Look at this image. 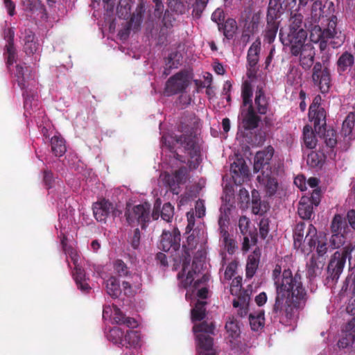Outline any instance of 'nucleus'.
Instances as JSON below:
<instances>
[{
  "label": "nucleus",
  "instance_id": "obj_1",
  "mask_svg": "<svg viewBox=\"0 0 355 355\" xmlns=\"http://www.w3.org/2000/svg\"><path fill=\"white\" fill-rule=\"evenodd\" d=\"M275 285L276 297L272 313L276 316L285 315L290 319L293 316V309L303 306L307 299L302 277L297 272L293 275L290 269L284 270Z\"/></svg>",
  "mask_w": 355,
  "mask_h": 355
},
{
  "label": "nucleus",
  "instance_id": "obj_2",
  "mask_svg": "<svg viewBox=\"0 0 355 355\" xmlns=\"http://www.w3.org/2000/svg\"><path fill=\"white\" fill-rule=\"evenodd\" d=\"M162 250L164 252H170L173 260L176 263H182V273L185 272L191 261V251L194 253L193 259L191 266V270H189L184 280L182 282V286L187 288L191 286L195 277L200 273L205 262L207 250L205 245H200L197 249V245L191 248L193 245H162Z\"/></svg>",
  "mask_w": 355,
  "mask_h": 355
},
{
  "label": "nucleus",
  "instance_id": "obj_3",
  "mask_svg": "<svg viewBox=\"0 0 355 355\" xmlns=\"http://www.w3.org/2000/svg\"><path fill=\"white\" fill-rule=\"evenodd\" d=\"M348 259L349 267L355 268V245H347L342 252H336L330 259L327 266V278L336 282L343 272L346 259ZM342 290L352 291L355 295V272L347 277Z\"/></svg>",
  "mask_w": 355,
  "mask_h": 355
},
{
  "label": "nucleus",
  "instance_id": "obj_4",
  "mask_svg": "<svg viewBox=\"0 0 355 355\" xmlns=\"http://www.w3.org/2000/svg\"><path fill=\"white\" fill-rule=\"evenodd\" d=\"M180 131L183 134L175 136V140L183 146L189 154L190 160H189L188 164L190 169H196L202 161L200 147L197 141L196 132L193 128L187 130V127H184L182 125L180 127Z\"/></svg>",
  "mask_w": 355,
  "mask_h": 355
},
{
  "label": "nucleus",
  "instance_id": "obj_5",
  "mask_svg": "<svg viewBox=\"0 0 355 355\" xmlns=\"http://www.w3.org/2000/svg\"><path fill=\"white\" fill-rule=\"evenodd\" d=\"M132 0H119L116 8V13L119 18L128 19V29L137 31L142 23L144 15L146 12V5L144 1H139L135 10L131 15Z\"/></svg>",
  "mask_w": 355,
  "mask_h": 355
},
{
  "label": "nucleus",
  "instance_id": "obj_6",
  "mask_svg": "<svg viewBox=\"0 0 355 355\" xmlns=\"http://www.w3.org/2000/svg\"><path fill=\"white\" fill-rule=\"evenodd\" d=\"M309 117L313 123L314 131L323 137L327 146L333 148L337 144L336 132L334 129L326 130V113L324 109L309 111Z\"/></svg>",
  "mask_w": 355,
  "mask_h": 355
},
{
  "label": "nucleus",
  "instance_id": "obj_7",
  "mask_svg": "<svg viewBox=\"0 0 355 355\" xmlns=\"http://www.w3.org/2000/svg\"><path fill=\"white\" fill-rule=\"evenodd\" d=\"M214 329L213 322L207 321L194 324L193 331L196 334L198 346L200 349L199 355H216L212 348L214 340L211 336L214 334Z\"/></svg>",
  "mask_w": 355,
  "mask_h": 355
},
{
  "label": "nucleus",
  "instance_id": "obj_8",
  "mask_svg": "<svg viewBox=\"0 0 355 355\" xmlns=\"http://www.w3.org/2000/svg\"><path fill=\"white\" fill-rule=\"evenodd\" d=\"M25 71H27V67H24L21 64L16 65V71L15 73V78L17 83L18 86L23 90V96L24 98V106L26 111L32 110L33 108L37 107V101L35 100V96L33 94H30L31 92L28 90L30 85H32L35 81L31 78L29 76L26 75Z\"/></svg>",
  "mask_w": 355,
  "mask_h": 355
},
{
  "label": "nucleus",
  "instance_id": "obj_9",
  "mask_svg": "<svg viewBox=\"0 0 355 355\" xmlns=\"http://www.w3.org/2000/svg\"><path fill=\"white\" fill-rule=\"evenodd\" d=\"M307 33L305 30H300L297 32H288L284 35L281 29L279 31V39L284 47H288L290 53L293 56L297 57L300 51L306 45Z\"/></svg>",
  "mask_w": 355,
  "mask_h": 355
},
{
  "label": "nucleus",
  "instance_id": "obj_10",
  "mask_svg": "<svg viewBox=\"0 0 355 355\" xmlns=\"http://www.w3.org/2000/svg\"><path fill=\"white\" fill-rule=\"evenodd\" d=\"M151 205L148 202L137 205L131 207L128 205L125 212L126 220L129 224L137 222L145 229L146 224L150 221V211Z\"/></svg>",
  "mask_w": 355,
  "mask_h": 355
},
{
  "label": "nucleus",
  "instance_id": "obj_11",
  "mask_svg": "<svg viewBox=\"0 0 355 355\" xmlns=\"http://www.w3.org/2000/svg\"><path fill=\"white\" fill-rule=\"evenodd\" d=\"M190 79L185 71H180L170 77L165 84L164 94L168 96L183 93L189 87Z\"/></svg>",
  "mask_w": 355,
  "mask_h": 355
},
{
  "label": "nucleus",
  "instance_id": "obj_12",
  "mask_svg": "<svg viewBox=\"0 0 355 355\" xmlns=\"http://www.w3.org/2000/svg\"><path fill=\"white\" fill-rule=\"evenodd\" d=\"M312 80L314 85L318 87L322 94L327 93L331 87V73L329 69L317 62L312 69Z\"/></svg>",
  "mask_w": 355,
  "mask_h": 355
},
{
  "label": "nucleus",
  "instance_id": "obj_13",
  "mask_svg": "<svg viewBox=\"0 0 355 355\" xmlns=\"http://www.w3.org/2000/svg\"><path fill=\"white\" fill-rule=\"evenodd\" d=\"M257 188L263 190L268 197L273 196L279 189V181L274 171H263L257 177Z\"/></svg>",
  "mask_w": 355,
  "mask_h": 355
},
{
  "label": "nucleus",
  "instance_id": "obj_14",
  "mask_svg": "<svg viewBox=\"0 0 355 355\" xmlns=\"http://www.w3.org/2000/svg\"><path fill=\"white\" fill-rule=\"evenodd\" d=\"M305 226L304 222H300L296 225L293 232L294 244L297 243L301 244L302 241L306 244H326L324 242L319 241L316 228L311 224L309 225L304 236Z\"/></svg>",
  "mask_w": 355,
  "mask_h": 355
},
{
  "label": "nucleus",
  "instance_id": "obj_15",
  "mask_svg": "<svg viewBox=\"0 0 355 355\" xmlns=\"http://www.w3.org/2000/svg\"><path fill=\"white\" fill-rule=\"evenodd\" d=\"M347 228L346 220L340 214H336L333 218L331 224L332 235L330 239V244H345V229Z\"/></svg>",
  "mask_w": 355,
  "mask_h": 355
},
{
  "label": "nucleus",
  "instance_id": "obj_16",
  "mask_svg": "<svg viewBox=\"0 0 355 355\" xmlns=\"http://www.w3.org/2000/svg\"><path fill=\"white\" fill-rule=\"evenodd\" d=\"M275 150L272 146H268L263 150L258 151L254 159V171L259 172L266 166V171H269L270 162L274 155Z\"/></svg>",
  "mask_w": 355,
  "mask_h": 355
},
{
  "label": "nucleus",
  "instance_id": "obj_17",
  "mask_svg": "<svg viewBox=\"0 0 355 355\" xmlns=\"http://www.w3.org/2000/svg\"><path fill=\"white\" fill-rule=\"evenodd\" d=\"M112 209V203L105 198L94 202L92 205L94 216L98 222L105 223L110 215Z\"/></svg>",
  "mask_w": 355,
  "mask_h": 355
},
{
  "label": "nucleus",
  "instance_id": "obj_18",
  "mask_svg": "<svg viewBox=\"0 0 355 355\" xmlns=\"http://www.w3.org/2000/svg\"><path fill=\"white\" fill-rule=\"evenodd\" d=\"M288 0H269L266 20L271 22L277 21L288 6Z\"/></svg>",
  "mask_w": 355,
  "mask_h": 355
},
{
  "label": "nucleus",
  "instance_id": "obj_19",
  "mask_svg": "<svg viewBox=\"0 0 355 355\" xmlns=\"http://www.w3.org/2000/svg\"><path fill=\"white\" fill-rule=\"evenodd\" d=\"M250 220L246 216H241L239 220V227L243 236L242 244H250V241L256 244L258 241V233L255 228L249 229Z\"/></svg>",
  "mask_w": 355,
  "mask_h": 355
},
{
  "label": "nucleus",
  "instance_id": "obj_20",
  "mask_svg": "<svg viewBox=\"0 0 355 355\" xmlns=\"http://www.w3.org/2000/svg\"><path fill=\"white\" fill-rule=\"evenodd\" d=\"M315 53L313 46L311 43H306L304 48L300 51V65L304 70H309L314 63Z\"/></svg>",
  "mask_w": 355,
  "mask_h": 355
},
{
  "label": "nucleus",
  "instance_id": "obj_21",
  "mask_svg": "<svg viewBox=\"0 0 355 355\" xmlns=\"http://www.w3.org/2000/svg\"><path fill=\"white\" fill-rule=\"evenodd\" d=\"M343 331L345 333V336L340 338L338 342V346L340 348H345L350 345L355 343V317L349 320Z\"/></svg>",
  "mask_w": 355,
  "mask_h": 355
},
{
  "label": "nucleus",
  "instance_id": "obj_22",
  "mask_svg": "<svg viewBox=\"0 0 355 355\" xmlns=\"http://www.w3.org/2000/svg\"><path fill=\"white\" fill-rule=\"evenodd\" d=\"M261 254V250L259 246H257L252 253L248 256L245 268V275L247 278L250 279L254 275L258 268Z\"/></svg>",
  "mask_w": 355,
  "mask_h": 355
},
{
  "label": "nucleus",
  "instance_id": "obj_23",
  "mask_svg": "<svg viewBox=\"0 0 355 355\" xmlns=\"http://www.w3.org/2000/svg\"><path fill=\"white\" fill-rule=\"evenodd\" d=\"M229 214L225 210L223 212L220 210V214L218 218V223L219 226L220 239L223 244H233V240L230 237V234L227 231L229 225Z\"/></svg>",
  "mask_w": 355,
  "mask_h": 355
},
{
  "label": "nucleus",
  "instance_id": "obj_24",
  "mask_svg": "<svg viewBox=\"0 0 355 355\" xmlns=\"http://www.w3.org/2000/svg\"><path fill=\"white\" fill-rule=\"evenodd\" d=\"M141 335L138 331L128 330L123 336L122 347L126 349H137L140 346Z\"/></svg>",
  "mask_w": 355,
  "mask_h": 355
},
{
  "label": "nucleus",
  "instance_id": "obj_25",
  "mask_svg": "<svg viewBox=\"0 0 355 355\" xmlns=\"http://www.w3.org/2000/svg\"><path fill=\"white\" fill-rule=\"evenodd\" d=\"M73 277L78 286V288L80 289L83 293H89V291L91 290V287L87 282L84 270L81 268L78 263L74 265Z\"/></svg>",
  "mask_w": 355,
  "mask_h": 355
},
{
  "label": "nucleus",
  "instance_id": "obj_26",
  "mask_svg": "<svg viewBox=\"0 0 355 355\" xmlns=\"http://www.w3.org/2000/svg\"><path fill=\"white\" fill-rule=\"evenodd\" d=\"M261 118L255 113L253 105L248 106V112L243 119V125L245 130H253L258 127Z\"/></svg>",
  "mask_w": 355,
  "mask_h": 355
},
{
  "label": "nucleus",
  "instance_id": "obj_27",
  "mask_svg": "<svg viewBox=\"0 0 355 355\" xmlns=\"http://www.w3.org/2000/svg\"><path fill=\"white\" fill-rule=\"evenodd\" d=\"M209 280V275L207 274H203L200 279L193 280L191 285L195 289L199 288L197 292V296L202 300L207 299L208 297V288L205 285Z\"/></svg>",
  "mask_w": 355,
  "mask_h": 355
},
{
  "label": "nucleus",
  "instance_id": "obj_28",
  "mask_svg": "<svg viewBox=\"0 0 355 355\" xmlns=\"http://www.w3.org/2000/svg\"><path fill=\"white\" fill-rule=\"evenodd\" d=\"M252 211L257 215L262 216L269 209L270 206L268 202L261 201L259 198V193L256 191L252 192Z\"/></svg>",
  "mask_w": 355,
  "mask_h": 355
},
{
  "label": "nucleus",
  "instance_id": "obj_29",
  "mask_svg": "<svg viewBox=\"0 0 355 355\" xmlns=\"http://www.w3.org/2000/svg\"><path fill=\"white\" fill-rule=\"evenodd\" d=\"M297 212L300 217L304 220H309L311 218L313 213V208L311 205V202L308 197L303 196L300 199L298 205Z\"/></svg>",
  "mask_w": 355,
  "mask_h": 355
},
{
  "label": "nucleus",
  "instance_id": "obj_30",
  "mask_svg": "<svg viewBox=\"0 0 355 355\" xmlns=\"http://www.w3.org/2000/svg\"><path fill=\"white\" fill-rule=\"evenodd\" d=\"M323 266L324 263L321 261H317L313 254L306 264V277L311 280L321 275Z\"/></svg>",
  "mask_w": 355,
  "mask_h": 355
},
{
  "label": "nucleus",
  "instance_id": "obj_31",
  "mask_svg": "<svg viewBox=\"0 0 355 355\" xmlns=\"http://www.w3.org/2000/svg\"><path fill=\"white\" fill-rule=\"evenodd\" d=\"M237 28L236 21L232 18H227L218 27V31L223 32L224 36L228 40L233 38Z\"/></svg>",
  "mask_w": 355,
  "mask_h": 355
},
{
  "label": "nucleus",
  "instance_id": "obj_32",
  "mask_svg": "<svg viewBox=\"0 0 355 355\" xmlns=\"http://www.w3.org/2000/svg\"><path fill=\"white\" fill-rule=\"evenodd\" d=\"M354 63V55L347 51L344 52L337 60V71L340 74L346 71Z\"/></svg>",
  "mask_w": 355,
  "mask_h": 355
},
{
  "label": "nucleus",
  "instance_id": "obj_33",
  "mask_svg": "<svg viewBox=\"0 0 355 355\" xmlns=\"http://www.w3.org/2000/svg\"><path fill=\"white\" fill-rule=\"evenodd\" d=\"M181 235L180 231L174 228L172 231L164 230L162 236L160 244H180Z\"/></svg>",
  "mask_w": 355,
  "mask_h": 355
},
{
  "label": "nucleus",
  "instance_id": "obj_34",
  "mask_svg": "<svg viewBox=\"0 0 355 355\" xmlns=\"http://www.w3.org/2000/svg\"><path fill=\"white\" fill-rule=\"evenodd\" d=\"M51 152L55 157H61L66 152L64 139L60 136H53L51 139Z\"/></svg>",
  "mask_w": 355,
  "mask_h": 355
},
{
  "label": "nucleus",
  "instance_id": "obj_35",
  "mask_svg": "<svg viewBox=\"0 0 355 355\" xmlns=\"http://www.w3.org/2000/svg\"><path fill=\"white\" fill-rule=\"evenodd\" d=\"M254 103L259 114H265L268 111V101L264 95V92L261 87H257Z\"/></svg>",
  "mask_w": 355,
  "mask_h": 355
},
{
  "label": "nucleus",
  "instance_id": "obj_36",
  "mask_svg": "<svg viewBox=\"0 0 355 355\" xmlns=\"http://www.w3.org/2000/svg\"><path fill=\"white\" fill-rule=\"evenodd\" d=\"M261 42L259 41L252 44L248 51L247 60L250 67L257 65L259 61V52L261 49Z\"/></svg>",
  "mask_w": 355,
  "mask_h": 355
},
{
  "label": "nucleus",
  "instance_id": "obj_37",
  "mask_svg": "<svg viewBox=\"0 0 355 355\" xmlns=\"http://www.w3.org/2000/svg\"><path fill=\"white\" fill-rule=\"evenodd\" d=\"M181 58L182 55L178 51H175L170 53L165 60L166 68L164 70V74L167 76L171 69H177L180 64Z\"/></svg>",
  "mask_w": 355,
  "mask_h": 355
},
{
  "label": "nucleus",
  "instance_id": "obj_38",
  "mask_svg": "<svg viewBox=\"0 0 355 355\" xmlns=\"http://www.w3.org/2000/svg\"><path fill=\"white\" fill-rule=\"evenodd\" d=\"M354 118L352 114H348L343 123L340 134L345 138L352 139L354 137Z\"/></svg>",
  "mask_w": 355,
  "mask_h": 355
},
{
  "label": "nucleus",
  "instance_id": "obj_39",
  "mask_svg": "<svg viewBox=\"0 0 355 355\" xmlns=\"http://www.w3.org/2000/svg\"><path fill=\"white\" fill-rule=\"evenodd\" d=\"M304 146L309 149H313L317 144V139L311 125H306L303 128Z\"/></svg>",
  "mask_w": 355,
  "mask_h": 355
},
{
  "label": "nucleus",
  "instance_id": "obj_40",
  "mask_svg": "<svg viewBox=\"0 0 355 355\" xmlns=\"http://www.w3.org/2000/svg\"><path fill=\"white\" fill-rule=\"evenodd\" d=\"M205 301L198 300L195 306L191 309V315L193 322L201 321L206 315Z\"/></svg>",
  "mask_w": 355,
  "mask_h": 355
},
{
  "label": "nucleus",
  "instance_id": "obj_41",
  "mask_svg": "<svg viewBox=\"0 0 355 355\" xmlns=\"http://www.w3.org/2000/svg\"><path fill=\"white\" fill-rule=\"evenodd\" d=\"M336 26L337 17L334 15H332L328 19L327 27L324 28L322 31L321 28H319L318 31L321 33V36L322 37L333 38L337 34Z\"/></svg>",
  "mask_w": 355,
  "mask_h": 355
},
{
  "label": "nucleus",
  "instance_id": "obj_42",
  "mask_svg": "<svg viewBox=\"0 0 355 355\" xmlns=\"http://www.w3.org/2000/svg\"><path fill=\"white\" fill-rule=\"evenodd\" d=\"M324 8L321 1H315L311 9V19L312 23H318L324 17Z\"/></svg>",
  "mask_w": 355,
  "mask_h": 355
},
{
  "label": "nucleus",
  "instance_id": "obj_43",
  "mask_svg": "<svg viewBox=\"0 0 355 355\" xmlns=\"http://www.w3.org/2000/svg\"><path fill=\"white\" fill-rule=\"evenodd\" d=\"M249 322L252 330L259 331L261 329L265 324L263 311H260L256 315L250 313L249 315Z\"/></svg>",
  "mask_w": 355,
  "mask_h": 355
},
{
  "label": "nucleus",
  "instance_id": "obj_44",
  "mask_svg": "<svg viewBox=\"0 0 355 355\" xmlns=\"http://www.w3.org/2000/svg\"><path fill=\"white\" fill-rule=\"evenodd\" d=\"M185 2L188 4V6L190 5L191 6V8H193L192 15L193 17L199 19L201 17L202 14L207 7L209 1L195 0V1L191 3V0H185Z\"/></svg>",
  "mask_w": 355,
  "mask_h": 355
},
{
  "label": "nucleus",
  "instance_id": "obj_45",
  "mask_svg": "<svg viewBox=\"0 0 355 355\" xmlns=\"http://www.w3.org/2000/svg\"><path fill=\"white\" fill-rule=\"evenodd\" d=\"M106 290L109 295L113 298H117L121 294L119 280L114 277H110L106 282Z\"/></svg>",
  "mask_w": 355,
  "mask_h": 355
},
{
  "label": "nucleus",
  "instance_id": "obj_46",
  "mask_svg": "<svg viewBox=\"0 0 355 355\" xmlns=\"http://www.w3.org/2000/svg\"><path fill=\"white\" fill-rule=\"evenodd\" d=\"M279 22L278 21H267V29L264 35V40L269 44L272 43L276 37V35L279 28Z\"/></svg>",
  "mask_w": 355,
  "mask_h": 355
},
{
  "label": "nucleus",
  "instance_id": "obj_47",
  "mask_svg": "<svg viewBox=\"0 0 355 355\" xmlns=\"http://www.w3.org/2000/svg\"><path fill=\"white\" fill-rule=\"evenodd\" d=\"M225 329L229 336L233 340L236 339L240 336V327L237 320L234 318H229L225 324Z\"/></svg>",
  "mask_w": 355,
  "mask_h": 355
},
{
  "label": "nucleus",
  "instance_id": "obj_48",
  "mask_svg": "<svg viewBox=\"0 0 355 355\" xmlns=\"http://www.w3.org/2000/svg\"><path fill=\"white\" fill-rule=\"evenodd\" d=\"M164 184L168 187L169 190L175 195H178L180 192V185L179 182L175 178L173 175L169 174L168 173H165L164 178Z\"/></svg>",
  "mask_w": 355,
  "mask_h": 355
},
{
  "label": "nucleus",
  "instance_id": "obj_49",
  "mask_svg": "<svg viewBox=\"0 0 355 355\" xmlns=\"http://www.w3.org/2000/svg\"><path fill=\"white\" fill-rule=\"evenodd\" d=\"M187 240V244H206L207 243V240L204 236V232L198 228L193 230Z\"/></svg>",
  "mask_w": 355,
  "mask_h": 355
},
{
  "label": "nucleus",
  "instance_id": "obj_50",
  "mask_svg": "<svg viewBox=\"0 0 355 355\" xmlns=\"http://www.w3.org/2000/svg\"><path fill=\"white\" fill-rule=\"evenodd\" d=\"M304 17L301 13L296 12L291 15L290 19L289 31L297 32L300 30H304L302 28Z\"/></svg>",
  "mask_w": 355,
  "mask_h": 355
},
{
  "label": "nucleus",
  "instance_id": "obj_51",
  "mask_svg": "<svg viewBox=\"0 0 355 355\" xmlns=\"http://www.w3.org/2000/svg\"><path fill=\"white\" fill-rule=\"evenodd\" d=\"M124 332L119 327H114L110 329L107 336L108 339L116 345L121 347Z\"/></svg>",
  "mask_w": 355,
  "mask_h": 355
},
{
  "label": "nucleus",
  "instance_id": "obj_52",
  "mask_svg": "<svg viewBox=\"0 0 355 355\" xmlns=\"http://www.w3.org/2000/svg\"><path fill=\"white\" fill-rule=\"evenodd\" d=\"M252 89L251 85L248 82L245 81L242 87L243 105L250 106V105H252Z\"/></svg>",
  "mask_w": 355,
  "mask_h": 355
},
{
  "label": "nucleus",
  "instance_id": "obj_53",
  "mask_svg": "<svg viewBox=\"0 0 355 355\" xmlns=\"http://www.w3.org/2000/svg\"><path fill=\"white\" fill-rule=\"evenodd\" d=\"M4 55L6 56V65L8 69L16 61V49L15 46L6 45L4 49Z\"/></svg>",
  "mask_w": 355,
  "mask_h": 355
},
{
  "label": "nucleus",
  "instance_id": "obj_54",
  "mask_svg": "<svg viewBox=\"0 0 355 355\" xmlns=\"http://www.w3.org/2000/svg\"><path fill=\"white\" fill-rule=\"evenodd\" d=\"M114 269L119 277H128L130 275V271L126 264L120 259L114 261Z\"/></svg>",
  "mask_w": 355,
  "mask_h": 355
},
{
  "label": "nucleus",
  "instance_id": "obj_55",
  "mask_svg": "<svg viewBox=\"0 0 355 355\" xmlns=\"http://www.w3.org/2000/svg\"><path fill=\"white\" fill-rule=\"evenodd\" d=\"M242 277L238 276L233 279L230 285V293L232 295H244L245 291L241 290Z\"/></svg>",
  "mask_w": 355,
  "mask_h": 355
},
{
  "label": "nucleus",
  "instance_id": "obj_56",
  "mask_svg": "<svg viewBox=\"0 0 355 355\" xmlns=\"http://www.w3.org/2000/svg\"><path fill=\"white\" fill-rule=\"evenodd\" d=\"M173 206H172V205L169 202L165 203L163 205L162 209L160 213L162 218L166 222H170L173 218Z\"/></svg>",
  "mask_w": 355,
  "mask_h": 355
},
{
  "label": "nucleus",
  "instance_id": "obj_57",
  "mask_svg": "<svg viewBox=\"0 0 355 355\" xmlns=\"http://www.w3.org/2000/svg\"><path fill=\"white\" fill-rule=\"evenodd\" d=\"M23 6L25 10L32 12L39 10L43 7L40 0H24Z\"/></svg>",
  "mask_w": 355,
  "mask_h": 355
},
{
  "label": "nucleus",
  "instance_id": "obj_58",
  "mask_svg": "<svg viewBox=\"0 0 355 355\" xmlns=\"http://www.w3.org/2000/svg\"><path fill=\"white\" fill-rule=\"evenodd\" d=\"M62 248L65 254L70 257L73 265L78 264L79 255L76 248L73 245H62Z\"/></svg>",
  "mask_w": 355,
  "mask_h": 355
},
{
  "label": "nucleus",
  "instance_id": "obj_59",
  "mask_svg": "<svg viewBox=\"0 0 355 355\" xmlns=\"http://www.w3.org/2000/svg\"><path fill=\"white\" fill-rule=\"evenodd\" d=\"M306 162L311 167H317L322 164V158L318 153L313 151L308 155Z\"/></svg>",
  "mask_w": 355,
  "mask_h": 355
},
{
  "label": "nucleus",
  "instance_id": "obj_60",
  "mask_svg": "<svg viewBox=\"0 0 355 355\" xmlns=\"http://www.w3.org/2000/svg\"><path fill=\"white\" fill-rule=\"evenodd\" d=\"M172 174L175 178H176L179 184H183L187 182L188 170L185 166H182L178 170L175 171Z\"/></svg>",
  "mask_w": 355,
  "mask_h": 355
},
{
  "label": "nucleus",
  "instance_id": "obj_61",
  "mask_svg": "<svg viewBox=\"0 0 355 355\" xmlns=\"http://www.w3.org/2000/svg\"><path fill=\"white\" fill-rule=\"evenodd\" d=\"M269 219L266 218H262L259 223V236L265 240L269 233Z\"/></svg>",
  "mask_w": 355,
  "mask_h": 355
},
{
  "label": "nucleus",
  "instance_id": "obj_62",
  "mask_svg": "<svg viewBox=\"0 0 355 355\" xmlns=\"http://www.w3.org/2000/svg\"><path fill=\"white\" fill-rule=\"evenodd\" d=\"M238 263L236 261H232L226 267L224 274V278L226 280H230L234 275L237 269Z\"/></svg>",
  "mask_w": 355,
  "mask_h": 355
},
{
  "label": "nucleus",
  "instance_id": "obj_63",
  "mask_svg": "<svg viewBox=\"0 0 355 355\" xmlns=\"http://www.w3.org/2000/svg\"><path fill=\"white\" fill-rule=\"evenodd\" d=\"M225 17V15L224 12V10L222 8H217L215 10V11L211 15V20L214 22H216L218 25V27L219 26V24H221L223 22H224Z\"/></svg>",
  "mask_w": 355,
  "mask_h": 355
},
{
  "label": "nucleus",
  "instance_id": "obj_64",
  "mask_svg": "<svg viewBox=\"0 0 355 355\" xmlns=\"http://www.w3.org/2000/svg\"><path fill=\"white\" fill-rule=\"evenodd\" d=\"M175 19L173 17V14H171L168 10H166L164 13L162 22L163 26H164L166 28H170L173 27V22L175 21Z\"/></svg>",
  "mask_w": 355,
  "mask_h": 355
}]
</instances>
